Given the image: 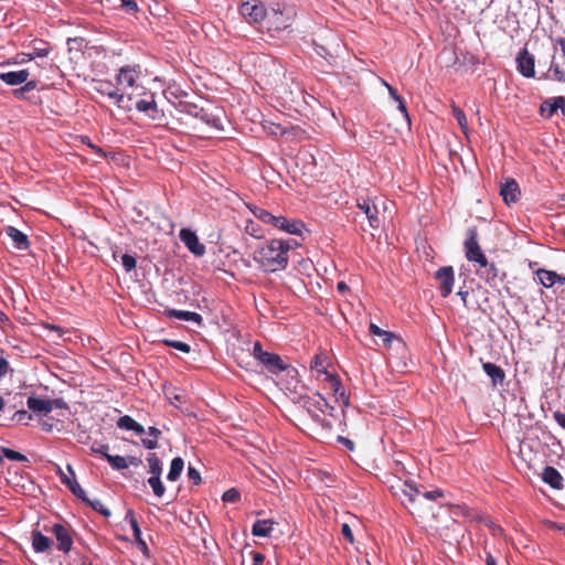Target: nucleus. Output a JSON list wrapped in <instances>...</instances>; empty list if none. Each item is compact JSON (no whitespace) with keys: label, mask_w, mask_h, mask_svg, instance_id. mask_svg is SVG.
Segmentation results:
<instances>
[{"label":"nucleus","mask_w":565,"mask_h":565,"mask_svg":"<svg viewBox=\"0 0 565 565\" xmlns=\"http://www.w3.org/2000/svg\"><path fill=\"white\" fill-rule=\"evenodd\" d=\"M291 247L290 241L270 239L254 252L253 259L265 273L284 270L288 266Z\"/></svg>","instance_id":"nucleus-1"},{"label":"nucleus","mask_w":565,"mask_h":565,"mask_svg":"<svg viewBox=\"0 0 565 565\" xmlns=\"http://www.w3.org/2000/svg\"><path fill=\"white\" fill-rule=\"evenodd\" d=\"M292 399L301 403L310 417L323 429L330 430L332 428V423L327 416H332L333 407L321 394L317 393L313 396H307L295 393Z\"/></svg>","instance_id":"nucleus-2"},{"label":"nucleus","mask_w":565,"mask_h":565,"mask_svg":"<svg viewBox=\"0 0 565 565\" xmlns=\"http://www.w3.org/2000/svg\"><path fill=\"white\" fill-rule=\"evenodd\" d=\"M296 9L292 6L276 4L267 10L264 23L267 33L275 38L280 32L289 29L296 18Z\"/></svg>","instance_id":"nucleus-3"},{"label":"nucleus","mask_w":565,"mask_h":565,"mask_svg":"<svg viewBox=\"0 0 565 565\" xmlns=\"http://www.w3.org/2000/svg\"><path fill=\"white\" fill-rule=\"evenodd\" d=\"M382 205V210L380 204L370 199H359L356 202V206L363 214L366 216L369 224L372 228H379L384 220V211H385V202H380Z\"/></svg>","instance_id":"nucleus-4"},{"label":"nucleus","mask_w":565,"mask_h":565,"mask_svg":"<svg viewBox=\"0 0 565 565\" xmlns=\"http://www.w3.org/2000/svg\"><path fill=\"white\" fill-rule=\"evenodd\" d=\"M179 107L180 111L188 114L192 117L199 118L210 127L215 128L217 130L223 129L221 118L210 113L209 109L199 107L198 105L188 102H181L179 104Z\"/></svg>","instance_id":"nucleus-5"},{"label":"nucleus","mask_w":565,"mask_h":565,"mask_svg":"<svg viewBox=\"0 0 565 565\" xmlns=\"http://www.w3.org/2000/svg\"><path fill=\"white\" fill-rule=\"evenodd\" d=\"M241 15L249 24L264 22L267 9L259 0H242L239 6Z\"/></svg>","instance_id":"nucleus-6"},{"label":"nucleus","mask_w":565,"mask_h":565,"mask_svg":"<svg viewBox=\"0 0 565 565\" xmlns=\"http://www.w3.org/2000/svg\"><path fill=\"white\" fill-rule=\"evenodd\" d=\"M465 250L468 260L477 263L480 267L488 266L487 257L478 244L475 231H469V236L465 241Z\"/></svg>","instance_id":"nucleus-7"},{"label":"nucleus","mask_w":565,"mask_h":565,"mask_svg":"<svg viewBox=\"0 0 565 565\" xmlns=\"http://www.w3.org/2000/svg\"><path fill=\"white\" fill-rule=\"evenodd\" d=\"M110 83H100V87L97 88V92L108 96L109 98L115 100V104L125 110H131V95L125 92L119 93L118 89H110Z\"/></svg>","instance_id":"nucleus-8"},{"label":"nucleus","mask_w":565,"mask_h":565,"mask_svg":"<svg viewBox=\"0 0 565 565\" xmlns=\"http://www.w3.org/2000/svg\"><path fill=\"white\" fill-rule=\"evenodd\" d=\"M436 279L439 281V291L441 297L446 298L448 297L454 287L455 282V271L451 266H444L440 267L436 271Z\"/></svg>","instance_id":"nucleus-9"},{"label":"nucleus","mask_w":565,"mask_h":565,"mask_svg":"<svg viewBox=\"0 0 565 565\" xmlns=\"http://www.w3.org/2000/svg\"><path fill=\"white\" fill-rule=\"evenodd\" d=\"M179 236L181 242L194 256L201 257L205 254V246L200 243L198 235L193 231L182 228Z\"/></svg>","instance_id":"nucleus-10"},{"label":"nucleus","mask_w":565,"mask_h":565,"mask_svg":"<svg viewBox=\"0 0 565 565\" xmlns=\"http://www.w3.org/2000/svg\"><path fill=\"white\" fill-rule=\"evenodd\" d=\"M270 224L281 231H285V232H287L289 234H294V235H300L305 227V225L301 221L289 220L281 215H279V216L274 215Z\"/></svg>","instance_id":"nucleus-11"},{"label":"nucleus","mask_w":565,"mask_h":565,"mask_svg":"<svg viewBox=\"0 0 565 565\" xmlns=\"http://www.w3.org/2000/svg\"><path fill=\"white\" fill-rule=\"evenodd\" d=\"M500 195L508 205L516 203L521 195L518 182L514 179H507L500 186Z\"/></svg>","instance_id":"nucleus-12"},{"label":"nucleus","mask_w":565,"mask_h":565,"mask_svg":"<svg viewBox=\"0 0 565 565\" xmlns=\"http://www.w3.org/2000/svg\"><path fill=\"white\" fill-rule=\"evenodd\" d=\"M518 70L524 77H534V56L523 49L516 56Z\"/></svg>","instance_id":"nucleus-13"},{"label":"nucleus","mask_w":565,"mask_h":565,"mask_svg":"<svg viewBox=\"0 0 565 565\" xmlns=\"http://www.w3.org/2000/svg\"><path fill=\"white\" fill-rule=\"evenodd\" d=\"M67 472L68 475L61 471V480L62 482L68 488V490L78 499L81 500H87L85 491L82 489L79 483L75 479V472L72 468V466H67Z\"/></svg>","instance_id":"nucleus-14"},{"label":"nucleus","mask_w":565,"mask_h":565,"mask_svg":"<svg viewBox=\"0 0 565 565\" xmlns=\"http://www.w3.org/2000/svg\"><path fill=\"white\" fill-rule=\"evenodd\" d=\"M52 532L56 537L57 548L64 553L70 552L73 545L70 530L63 524H54Z\"/></svg>","instance_id":"nucleus-15"},{"label":"nucleus","mask_w":565,"mask_h":565,"mask_svg":"<svg viewBox=\"0 0 565 565\" xmlns=\"http://www.w3.org/2000/svg\"><path fill=\"white\" fill-rule=\"evenodd\" d=\"M558 109L562 110V114L565 116V97L558 96L551 99H546L541 104L540 113L542 116L550 118L552 117Z\"/></svg>","instance_id":"nucleus-16"},{"label":"nucleus","mask_w":565,"mask_h":565,"mask_svg":"<svg viewBox=\"0 0 565 565\" xmlns=\"http://www.w3.org/2000/svg\"><path fill=\"white\" fill-rule=\"evenodd\" d=\"M258 362L262 363L271 373H279L287 369V364L284 363L278 354L267 351L265 354H262V358Z\"/></svg>","instance_id":"nucleus-17"},{"label":"nucleus","mask_w":565,"mask_h":565,"mask_svg":"<svg viewBox=\"0 0 565 565\" xmlns=\"http://www.w3.org/2000/svg\"><path fill=\"white\" fill-rule=\"evenodd\" d=\"M138 78V72L132 67H121L116 81L119 86L125 90L126 88H132Z\"/></svg>","instance_id":"nucleus-18"},{"label":"nucleus","mask_w":565,"mask_h":565,"mask_svg":"<svg viewBox=\"0 0 565 565\" xmlns=\"http://www.w3.org/2000/svg\"><path fill=\"white\" fill-rule=\"evenodd\" d=\"M6 234L12 239L13 246L19 250H26L30 247V242L28 236L15 228L14 226H8L6 228Z\"/></svg>","instance_id":"nucleus-19"},{"label":"nucleus","mask_w":565,"mask_h":565,"mask_svg":"<svg viewBox=\"0 0 565 565\" xmlns=\"http://www.w3.org/2000/svg\"><path fill=\"white\" fill-rule=\"evenodd\" d=\"M28 70L12 71V72H2L0 73V79L10 86H17L23 84L29 78Z\"/></svg>","instance_id":"nucleus-20"},{"label":"nucleus","mask_w":565,"mask_h":565,"mask_svg":"<svg viewBox=\"0 0 565 565\" xmlns=\"http://www.w3.org/2000/svg\"><path fill=\"white\" fill-rule=\"evenodd\" d=\"M543 481L554 489L563 488V477L558 470L552 466H546L542 475Z\"/></svg>","instance_id":"nucleus-21"},{"label":"nucleus","mask_w":565,"mask_h":565,"mask_svg":"<svg viewBox=\"0 0 565 565\" xmlns=\"http://www.w3.org/2000/svg\"><path fill=\"white\" fill-rule=\"evenodd\" d=\"M482 369L484 373L491 379L492 385L497 386L499 384H502L505 379L504 371L490 362L482 363Z\"/></svg>","instance_id":"nucleus-22"},{"label":"nucleus","mask_w":565,"mask_h":565,"mask_svg":"<svg viewBox=\"0 0 565 565\" xmlns=\"http://www.w3.org/2000/svg\"><path fill=\"white\" fill-rule=\"evenodd\" d=\"M166 316L169 318H175L184 321H191L196 323L198 326H201L203 322V319L201 315L192 311H183V310H177V309H168L166 310Z\"/></svg>","instance_id":"nucleus-23"},{"label":"nucleus","mask_w":565,"mask_h":565,"mask_svg":"<svg viewBox=\"0 0 565 565\" xmlns=\"http://www.w3.org/2000/svg\"><path fill=\"white\" fill-rule=\"evenodd\" d=\"M536 275L541 281V284L545 287V288H551L552 286H554V284L556 281H559L561 284H564L565 282V277L558 275L557 273L555 271H552V270H547V269H539L536 271Z\"/></svg>","instance_id":"nucleus-24"},{"label":"nucleus","mask_w":565,"mask_h":565,"mask_svg":"<svg viewBox=\"0 0 565 565\" xmlns=\"http://www.w3.org/2000/svg\"><path fill=\"white\" fill-rule=\"evenodd\" d=\"M275 522L270 519L257 520L252 527V534L258 537L270 536Z\"/></svg>","instance_id":"nucleus-25"},{"label":"nucleus","mask_w":565,"mask_h":565,"mask_svg":"<svg viewBox=\"0 0 565 565\" xmlns=\"http://www.w3.org/2000/svg\"><path fill=\"white\" fill-rule=\"evenodd\" d=\"M29 409L34 413L49 414L51 413L50 399H43L35 396H30L26 401Z\"/></svg>","instance_id":"nucleus-26"},{"label":"nucleus","mask_w":565,"mask_h":565,"mask_svg":"<svg viewBox=\"0 0 565 565\" xmlns=\"http://www.w3.org/2000/svg\"><path fill=\"white\" fill-rule=\"evenodd\" d=\"M52 544V541L43 535L40 531H34L32 533V546L36 553L46 552Z\"/></svg>","instance_id":"nucleus-27"},{"label":"nucleus","mask_w":565,"mask_h":565,"mask_svg":"<svg viewBox=\"0 0 565 565\" xmlns=\"http://www.w3.org/2000/svg\"><path fill=\"white\" fill-rule=\"evenodd\" d=\"M117 426L121 429L134 430L137 435L145 433L143 426L128 415L121 416L117 422Z\"/></svg>","instance_id":"nucleus-28"},{"label":"nucleus","mask_w":565,"mask_h":565,"mask_svg":"<svg viewBox=\"0 0 565 565\" xmlns=\"http://www.w3.org/2000/svg\"><path fill=\"white\" fill-rule=\"evenodd\" d=\"M321 379H317V381L323 384L324 390H329L330 392H338L340 390V380L337 375L328 372L321 371Z\"/></svg>","instance_id":"nucleus-29"},{"label":"nucleus","mask_w":565,"mask_h":565,"mask_svg":"<svg viewBox=\"0 0 565 565\" xmlns=\"http://www.w3.org/2000/svg\"><path fill=\"white\" fill-rule=\"evenodd\" d=\"M136 109L138 111H141V113H146L149 117L151 118H156V113L158 111L157 109V104L154 102V99H151V100H146V99H140L136 103Z\"/></svg>","instance_id":"nucleus-30"},{"label":"nucleus","mask_w":565,"mask_h":565,"mask_svg":"<svg viewBox=\"0 0 565 565\" xmlns=\"http://www.w3.org/2000/svg\"><path fill=\"white\" fill-rule=\"evenodd\" d=\"M125 521H127L129 523V525L131 526L135 540L137 542H141V530H140L139 523L137 521L136 514L131 509L127 510L126 515H125Z\"/></svg>","instance_id":"nucleus-31"},{"label":"nucleus","mask_w":565,"mask_h":565,"mask_svg":"<svg viewBox=\"0 0 565 565\" xmlns=\"http://www.w3.org/2000/svg\"><path fill=\"white\" fill-rule=\"evenodd\" d=\"M183 466H184V462H183L182 458H180V457L174 458L171 461L170 470L167 476L168 480H170V481L178 480L183 470Z\"/></svg>","instance_id":"nucleus-32"},{"label":"nucleus","mask_w":565,"mask_h":565,"mask_svg":"<svg viewBox=\"0 0 565 565\" xmlns=\"http://www.w3.org/2000/svg\"><path fill=\"white\" fill-rule=\"evenodd\" d=\"M105 459L109 462L113 469L124 470L128 468V459H126V457L105 454Z\"/></svg>","instance_id":"nucleus-33"},{"label":"nucleus","mask_w":565,"mask_h":565,"mask_svg":"<svg viewBox=\"0 0 565 565\" xmlns=\"http://www.w3.org/2000/svg\"><path fill=\"white\" fill-rule=\"evenodd\" d=\"M248 209L250 210V212L253 213V215L256 218H258L259 221H262L265 224H270V222L274 217V215L270 212H268L259 206H256V205H248Z\"/></svg>","instance_id":"nucleus-34"},{"label":"nucleus","mask_w":565,"mask_h":565,"mask_svg":"<svg viewBox=\"0 0 565 565\" xmlns=\"http://www.w3.org/2000/svg\"><path fill=\"white\" fill-rule=\"evenodd\" d=\"M147 460L149 463V472L151 473V476H160L162 468L161 461L158 458V456L156 454H149Z\"/></svg>","instance_id":"nucleus-35"},{"label":"nucleus","mask_w":565,"mask_h":565,"mask_svg":"<svg viewBox=\"0 0 565 565\" xmlns=\"http://www.w3.org/2000/svg\"><path fill=\"white\" fill-rule=\"evenodd\" d=\"M148 483L149 486L152 488L153 490V493L158 497V498H161L163 494H164V487L161 482V479H160V476H151L149 479H148Z\"/></svg>","instance_id":"nucleus-36"},{"label":"nucleus","mask_w":565,"mask_h":565,"mask_svg":"<svg viewBox=\"0 0 565 565\" xmlns=\"http://www.w3.org/2000/svg\"><path fill=\"white\" fill-rule=\"evenodd\" d=\"M326 356L322 355H316L315 359L311 362V370L316 372V379H321L322 372L326 370Z\"/></svg>","instance_id":"nucleus-37"},{"label":"nucleus","mask_w":565,"mask_h":565,"mask_svg":"<svg viewBox=\"0 0 565 565\" xmlns=\"http://www.w3.org/2000/svg\"><path fill=\"white\" fill-rule=\"evenodd\" d=\"M82 501L87 503L88 505H90L94 511L100 513L102 515H104L106 518H108L110 515L109 509L106 508L100 500H98V499L89 500L87 498V500H82Z\"/></svg>","instance_id":"nucleus-38"},{"label":"nucleus","mask_w":565,"mask_h":565,"mask_svg":"<svg viewBox=\"0 0 565 565\" xmlns=\"http://www.w3.org/2000/svg\"><path fill=\"white\" fill-rule=\"evenodd\" d=\"M402 493L409 502H414L416 497L420 494L417 488L408 482H405L402 487Z\"/></svg>","instance_id":"nucleus-39"},{"label":"nucleus","mask_w":565,"mask_h":565,"mask_svg":"<svg viewBox=\"0 0 565 565\" xmlns=\"http://www.w3.org/2000/svg\"><path fill=\"white\" fill-rule=\"evenodd\" d=\"M162 343L167 347L173 348L183 353H189L191 351V347L188 343L182 342V341L164 339V340H162Z\"/></svg>","instance_id":"nucleus-40"},{"label":"nucleus","mask_w":565,"mask_h":565,"mask_svg":"<svg viewBox=\"0 0 565 565\" xmlns=\"http://www.w3.org/2000/svg\"><path fill=\"white\" fill-rule=\"evenodd\" d=\"M1 452L3 456L13 461H28L26 456L10 448L2 447Z\"/></svg>","instance_id":"nucleus-41"},{"label":"nucleus","mask_w":565,"mask_h":565,"mask_svg":"<svg viewBox=\"0 0 565 565\" xmlns=\"http://www.w3.org/2000/svg\"><path fill=\"white\" fill-rule=\"evenodd\" d=\"M370 332L374 335H379L383 338V341L385 343H390L392 340L393 334L391 332L384 331L380 329L376 324L371 323L370 326Z\"/></svg>","instance_id":"nucleus-42"},{"label":"nucleus","mask_w":565,"mask_h":565,"mask_svg":"<svg viewBox=\"0 0 565 565\" xmlns=\"http://www.w3.org/2000/svg\"><path fill=\"white\" fill-rule=\"evenodd\" d=\"M121 263H122L124 269L127 273H129L132 269H135L136 268V264H137L136 258L132 255H130V254H124L121 256Z\"/></svg>","instance_id":"nucleus-43"},{"label":"nucleus","mask_w":565,"mask_h":565,"mask_svg":"<svg viewBox=\"0 0 565 565\" xmlns=\"http://www.w3.org/2000/svg\"><path fill=\"white\" fill-rule=\"evenodd\" d=\"M335 398V401L343 405V406H348L349 405V395H347L345 393V390L343 388L342 384L340 383V390L338 392H331Z\"/></svg>","instance_id":"nucleus-44"},{"label":"nucleus","mask_w":565,"mask_h":565,"mask_svg":"<svg viewBox=\"0 0 565 565\" xmlns=\"http://www.w3.org/2000/svg\"><path fill=\"white\" fill-rule=\"evenodd\" d=\"M452 111H454V116H455V118L457 119V121H458V124H459L460 128H461L463 131H466V130H467V128H468V122H467V118H466L465 113H463L460 108H458V107H454V110H452Z\"/></svg>","instance_id":"nucleus-45"},{"label":"nucleus","mask_w":565,"mask_h":565,"mask_svg":"<svg viewBox=\"0 0 565 565\" xmlns=\"http://www.w3.org/2000/svg\"><path fill=\"white\" fill-rule=\"evenodd\" d=\"M35 88H36V82L26 79V82H24V85L22 87L14 90V95L17 97H21L24 95V93L31 92Z\"/></svg>","instance_id":"nucleus-46"},{"label":"nucleus","mask_w":565,"mask_h":565,"mask_svg":"<svg viewBox=\"0 0 565 565\" xmlns=\"http://www.w3.org/2000/svg\"><path fill=\"white\" fill-rule=\"evenodd\" d=\"M239 497H241L239 492L236 489L232 488V489L226 490L223 493L222 499L225 502L234 503L239 500Z\"/></svg>","instance_id":"nucleus-47"},{"label":"nucleus","mask_w":565,"mask_h":565,"mask_svg":"<svg viewBox=\"0 0 565 565\" xmlns=\"http://www.w3.org/2000/svg\"><path fill=\"white\" fill-rule=\"evenodd\" d=\"M188 478L194 483V484H200L202 479H201V475L200 472L193 468V467H189L188 468Z\"/></svg>","instance_id":"nucleus-48"},{"label":"nucleus","mask_w":565,"mask_h":565,"mask_svg":"<svg viewBox=\"0 0 565 565\" xmlns=\"http://www.w3.org/2000/svg\"><path fill=\"white\" fill-rule=\"evenodd\" d=\"M551 71L553 72L554 78L557 82H561V83L565 82V72L558 65L552 64Z\"/></svg>","instance_id":"nucleus-49"},{"label":"nucleus","mask_w":565,"mask_h":565,"mask_svg":"<svg viewBox=\"0 0 565 565\" xmlns=\"http://www.w3.org/2000/svg\"><path fill=\"white\" fill-rule=\"evenodd\" d=\"M315 52L328 61L332 58V54L323 45L315 44Z\"/></svg>","instance_id":"nucleus-50"},{"label":"nucleus","mask_w":565,"mask_h":565,"mask_svg":"<svg viewBox=\"0 0 565 565\" xmlns=\"http://www.w3.org/2000/svg\"><path fill=\"white\" fill-rule=\"evenodd\" d=\"M121 1V7L127 11V12H136L138 11V4L135 0H120Z\"/></svg>","instance_id":"nucleus-51"},{"label":"nucleus","mask_w":565,"mask_h":565,"mask_svg":"<svg viewBox=\"0 0 565 565\" xmlns=\"http://www.w3.org/2000/svg\"><path fill=\"white\" fill-rule=\"evenodd\" d=\"M32 416L31 414H29L26 411H18L14 413L13 415V419L17 420V422H26L29 419H31Z\"/></svg>","instance_id":"nucleus-52"},{"label":"nucleus","mask_w":565,"mask_h":565,"mask_svg":"<svg viewBox=\"0 0 565 565\" xmlns=\"http://www.w3.org/2000/svg\"><path fill=\"white\" fill-rule=\"evenodd\" d=\"M265 353H266V351L263 350L260 342L256 341L253 345V351H252L253 356L257 361H259V359L262 358V354H265Z\"/></svg>","instance_id":"nucleus-53"},{"label":"nucleus","mask_w":565,"mask_h":565,"mask_svg":"<svg viewBox=\"0 0 565 565\" xmlns=\"http://www.w3.org/2000/svg\"><path fill=\"white\" fill-rule=\"evenodd\" d=\"M256 227L257 225L253 221H249L246 225V232L256 238H260L262 234L258 233Z\"/></svg>","instance_id":"nucleus-54"},{"label":"nucleus","mask_w":565,"mask_h":565,"mask_svg":"<svg viewBox=\"0 0 565 565\" xmlns=\"http://www.w3.org/2000/svg\"><path fill=\"white\" fill-rule=\"evenodd\" d=\"M555 422L565 429V412L556 411L553 413Z\"/></svg>","instance_id":"nucleus-55"},{"label":"nucleus","mask_w":565,"mask_h":565,"mask_svg":"<svg viewBox=\"0 0 565 565\" xmlns=\"http://www.w3.org/2000/svg\"><path fill=\"white\" fill-rule=\"evenodd\" d=\"M342 535L350 542L353 543V533L349 524L343 523L341 529Z\"/></svg>","instance_id":"nucleus-56"},{"label":"nucleus","mask_w":565,"mask_h":565,"mask_svg":"<svg viewBox=\"0 0 565 565\" xmlns=\"http://www.w3.org/2000/svg\"><path fill=\"white\" fill-rule=\"evenodd\" d=\"M51 412L55 408H67V404L62 398L50 399Z\"/></svg>","instance_id":"nucleus-57"},{"label":"nucleus","mask_w":565,"mask_h":565,"mask_svg":"<svg viewBox=\"0 0 565 565\" xmlns=\"http://www.w3.org/2000/svg\"><path fill=\"white\" fill-rule=\"evenodd\" d=\"M9 369V362L3 356H0V379L7 375Z\"/></svg>","instance_id":"nucleus-58"},{"label":"nucleus","mask_w":565,"mask_h":565,"mask_svg":"<svg viewBox=\"0 0 565 565\" xmlns=\"http://www.w3.org/2000/svg\"><path fill=\"white\" fill-rule=\"evenodd\" d=\"M422 494L428 500H436L437 498L443 497V492L440 490L426 491Z\"/></svg>","instance_id":"nucleus-59"},{"label":"nucleus","mask_w":565,"mask_h":565,"mask_svg":"<svg viewBox=\"0 0 565 565\" xmlns=\"http://www.w3.org/2000/svg\"><path fill=\"white\" fill-rule=\"evenodd\" d=\"M143 447H146L147 449H154L158 447V443H157V439L152 438V439H149V438H143L141 440Z\"/></svg>","instance_id":"nucleus-60"},{"label":"nucleus","mask_w":565,"mask_h":565,"mask_svg":"<svg viewBox=\"0 0 565 565\" xmlns=\"http://www.w3.org/2000/svg\"><path fill=\"white\" fill-rule=\"evenodd\" d=\"M398 103V110L403 114V116L406 118V120L409 122V116L406 108V105L403 100V98H399V100H396Z\"/></svg>","instance_id":"nucleus-61"},{"label":"nucleus","mask_w":565,"mask_h":565,"mask_svg":"<svg viewBox=\"0 0 565 565\" xmlns=\"http://www.w3.org/2000/svg\"><path fill=\"white\" fill-rule=\"evenodd\" d=\"M486 268H487V278L488 279L497 277L498 270H497V267L494 266V264L488 263V266Z\"/></svg>","instance_id":"nucleus-62"},{"label":"nucleus","mask_w":565,"mask_h":565,"mask_svg":"<svg viewBox=\"0 0 565 565\" xmlns=\"http://www.w3.org/2000/svg\"><path fill=\"white\" fill-rule=\"evenodd\" d=\"M109 446L108 445H99L98 447H92V451L96 454H100L105 457V454H108Z\"/></svg>","instance_id":"nucleus-63"},{"label":"nucleus","mask_w":565,"mask_h":565,"mask_svg":"<svg viewBox=\"0 0 565 565\" xmlns=\"http://www.w3.org/2000/svg\"><path fill=\"white\" fill-rule=\"evenodd\" d=\"M264 555L260 553H254L253 554V561L254 565H260L264 562Z\"/></svg>","instance_id":"nucleus-64"}]
</instances>
